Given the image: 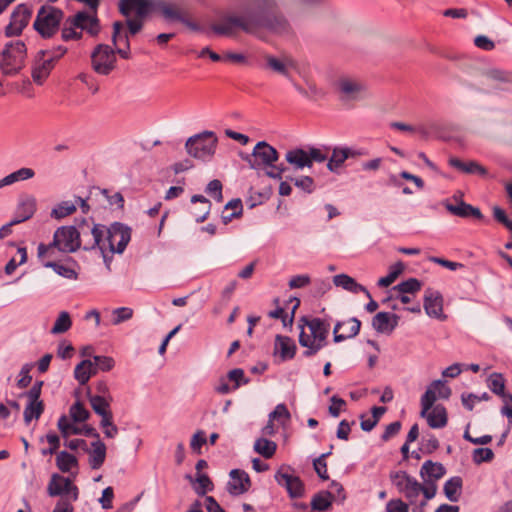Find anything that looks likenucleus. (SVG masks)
<instances>
[{"label": "nucleus", "instance_id": "nucleus-40", "mask_svg": "<svg viewBox=\"0 0 512 512\" xmlns=\"http://www.w3.org/2000/svg\"><path fill=\"white\" fill-rule=\"evenodd\" d=\"M277 449V444L266 438H259L254 443V450L264 458H271Z\"/></svg>", "mask_w": 512, "mask_h": 512}, {"label": "nucleus", "instance_id": "nucleus-38", "mask_svg": "<svg viewBox=\"0 0 512 512\" xmlns=\"http://www.w3.org/2000/svg\"><path fill=\"white\" fill-rule=\"evenodd\" d=\"M77 422H74L73 420L70 421L67 416L62 415L58 419V429L62 435L63 438L67 439L71 435H80L82 434L81 427H78L76 425Z\"/></svg>", "mask_w": 512, "mask_h": 512}, {"label": "nucleus", "instance_id": "nucleus-39", "mask_svg": "<svg viewBox=\"0 0 512 512\" xmlns=\"http://www.w3.org/2000/svg\"><path fill=\"white\" fill-rule=\"evenodd\" d=\"M186 478L191 483H195L194 490L199 496H204L208 491L213 490V483L206 474L197 473L195 480L190 475H187Z\"/></svg>", "mask_w": 512, "mask_h": 512}, {"label": "nucleus", "instance_id": "nucleus-62", "mask_svg": "<svg viewBox=\"0 0 512 512\" xmlns=\"http://www.w3.org/2000/svg\"><path fill=\"white\" fill-rule=\"evenodd\" d=\"M387 512H409V503L402 499H391L386 504Z\"/></svg>", "mask_w": 512, "mask_h": 512}, {"label": "nucleus", "instance_id": "nucleus-7", "mask_svg": "<svg viewBox=\"0 0 512 512\" xmlns=\"http://www.w3.org/2000/svg\"><path fill=\"white\" fill-rule=\"evenodd\" d=\"M334 88L339 100L345 104L364 101L369 97L367 84L355 76L340 75L334 82Z\"/></svg>", "mask_w": 512, "mask_h": 512}, {"label": "nucleus", "instance_id": "nucleus-25", "mask_svg": "<svg viewBox=\"0 0 512 512\" xmlns=\"http://www.w3.org/2000/svg\"><path fill=\"white\" fill-rule=\"evenodd\" d=\"M441 294L431 288L426 289L424 295V309L426 313L435 318L442 317L443 303Z\"/></svg>", "mask_w": 512, "mask_h": 512}, {"label": "nucleus", "instance_id": "nucleus-28", "mask_svg": "<svg viewBox=\"0 0 512 512\" xmlns=\"http://www.w3.org/2000/svg\"><path fill=\"white\" fill-rule=\"evenodd\" d=\"M399 317L389 312H379L372 319V326L381 333L391 332L397 325Z\"/></svg>", "mask_w": 512, "mask_h": 512}, {"label": "nucleus", "instance_id": "nucleus-59", "mask_svg": "<svg viewBox=\"0 0 512 512\" xmlns=\"http://www.w3.org/2000/svg\"><path fill=\"white\" fill-rule=\"evenodd\" d=\"M100 426L107 438H114L119 432L118 427L113 423V415L111 417L101 419Z\"/></svg>", "mask_w": 512, "mask_h": 512}, {"label": "nucleus", "instance_id": "nucleus-41", "mask_svg": "<svg viewBox=\"0 0 512 512\" xmlns=\"http://www.w3.org/2000/svg\"><path fill=\"white\" fill-rule=\"evenodd\" d=\"M76 211V204L72 201H62L57 204L50 213V216L54 219L60 220L65 218Z\"/></svg>", "mask_w": 512, "mask_h": 512}, {"label": "nucleus", "instance_id": "nucleus-54", "mask_svg": "<svg viewBox=\"0 0 512 512\" xmlns=\"http://www.w3.org/2000/svg\"><path fill=\"white\" fill-rule=\"evenodd\" d=\"M494 458V453L490 448H476L473 450L472 459L476 464L490 462Z\"/></svg>", "mask_w": 512, "mask_h": 512}, {"label": "nucleus", "instance_id": "nucleus-10", "mask_svg": "<svg viewBox=\"0 0 512 512\" xmlns=\"http://www.w3.org/2000/svg\"><path fill=\"white\" fill-rule=\"evenodd\" d=\"M59 49L61 52L58 55L54 51L47 50H39L35 54L31 68V76L34 83L42 85L50 75L56 61L67 52V49L63 46H60Z\"/></svg>", "mask_w": 512, "mask_h": 512}, {"label": "nucleus", "instance_id": "nucleus-37", "mask_svg": "<svg viewBox=\"0 0 512 512\" xmlns=\"http://www.w3.org/2000/svg\"><path fill=\"white\" fill-rule=\"evenodd\" d=\"M462 488V479L458 476L448 479L443 487V491L448 500L456 502L460 496Z\"/></svg>", "mask_w": 512, "mask_h": 512}, {"label": "nucleus", "instance_id": "nucleus-1", "mask_svg": "<svg viewBox=\"0 0 512 512\" xmlns=\"http://www.w3.org/2000/svg\"><path fill=\"white\" fill-rule=\"evenodd\" d=\"M209 29L218 36L235 37L239 31L251 35H258L262 31L286 33L290 25L280 11L277 0H252L239 11L220 13Z\"/></svg>", "mask_w": 512, "mask_h": 512}, {"label": "nucleus", "instance_id": "nucleus-4", "mask_svg": "<svg viewBox=\"0 0 512 512\" xmlns=\"http://www.w3.org/2000/svg\"><path fill=\"white\" fill-rule=\"evenodd\" d=\"M299 343L301 346L314 350L322 349L329 336L330 327L320 318L302 317L299 320Z\"/></svg>", "mask_w": 512, "mask_h": 512}, {"label": "nucleus", "instance_id": "nucleus-34", "mask_svg": "<svg viewBox=\"0 0 512 512\" xmlns=\"http://www.w3.org/2000/svg\"><path fill=\"white\" fill-rule=\"evenodd\" d=\"M154 10L161 12L166 20L181 21L183 13L173 4H169L163 0H154Z\"/></svg>", "mask_w": 512, "mask_h": 512}, {"label": "nucleus", "instance_id": "nucleus-21", "mask_svg": "<svg viewBox=\"0 0 512 512\" xmlns=\"http://www.w3.org/2000/svg\"><path fill=\"white\" fill-rule=\"evenodd\" d=\"M361 327V322L357 318H349L345 321L337 322L333 329L334 341L341 342L355 337Z\"/></svg>", "mask_w": 512, "mask_h": 512}, {"label": "nucleus", "instance_id": "nucleus-16", "mask_svg": "<svg viewBox=\"0 0 512 512\" xmlns=\"http://www.w3.org/2000/svg\"><path fill=\"white\" fill-rule=\"evenodd\" d=\"M47 493L51 497L61 496V498H70L72 501H76L78 499L79 490L77 486L72 484L69 478L54 473L51 475L48 483Z\"/></svg>", "mask_w": 512, "mask_h": 512}, {"label": "nucleus", "instance_id": "nucleus-63", "mask_svg": "<svg viewBox=\"0 0 512 512\" xmlns=\"http://www.w3.org/2000/svg\"><path fill=\"white\" fill-rule=\"evenodd\" d=\"M206 192L218 202H221L223 199L222 183L217 179H214L208 183Z\"/></svg>", "mask_w": 512, "mask_h": 512}, {"label": "nucleus", "instance_id": "nucleus-13", "mask_svg": "<svg viewBox=\"0 0 512 512\" xmlns=\"http://www.w3.org/2000/svg\"><path fill=\"white\" fill-rule=\"evenodd\" d=\"M115 50L107 44H98L91 53V66L95 73L107 76L116 68Z\"/></svg>", "mask_w": 512, "mask_h": 512}, {"label": "nucleus", "instance_id": "nucleus-33", "mask_svg": "<svg viewBox=\"0 0 512 512\" xmlns=\"http://www.w3.org/2000/svg\"><path fill=\"white\" fill-rule=\"evenodd\" d=\"M34 176L35 171L32 168L22 167L0 179V189L6 186H11L20 181L29 180Z\"/></svg>", "mask_w": 512, "mask_h": 512}, {"label": "nucleus", "instance_id": "nucleus-58", "mask_svg": "<svg viewBox=\"0 0 512 512\" xmlns=\"http://www.w3.org/2000/svg\"><path fill=\"white\" fill-rule=\"evenodd\" d=\"M490 396L488 393H483L482 395L478 396L476 394L470 393V394H462L461 400L462 404L465 408L468 410H472L474 407V404L476 402H480L482 400H489Z\"/></svg>", "mask_w": 512, "mask_h": 512}, {"label": "nucleus", "instance_id": "nucleus-51", "mask_svg": "<svg viewBox=\"0 0 512 512\" xmlns=\"http://www.w3.org/2000/svg\"><path fill=\"white\" fill-rule=\"evenodd\" d=\"M490 390L498 396L505 392V382L501 374L493 373L488 380Z\"/></svg>", "mask_w": 512, "mask_h": 512}, {"label": "nucleus", "instance_id": "nucleus-55", "mask_svg": "<svg viewBox=\"0 0 512 512\" xmlns=\"http://www.w3.org/2000/svg\"><path fill=\"white\" fill-rule=\"evenodd\" d=\"M294 185L306 193H312L315 190L314 180L310 176H300L297 178H290Z\"/></svg>", "mask_w": 512, "mask_h": 512}, {"label": "nucleus", "instance_id": "nucleus-49", "mask_svg": "<svg viewBox=\"0 0 512 512\" xmlns=\"http://www.w3.org/2000/svg\"><path fill=\"white\" fill-rule=\"evenodd\" d=\"M270 420H276L281 425L285 426L290 420L291 414L284 404H278L275 409L269 414Z\"/></svg>", "mask_w": 512, "mask_h": 512}, {"label": "nucleus", "instance_id": "nucleus-46", "mask_svg": "<svg viewBox=\"0 0 512 512\" xmlns=\"http://www.w3.org/2000/svg\"><path fill=\"white\" fill-rule=\"evenodd\" d=\"M296 344L288 336L277 335L274 340V352H295Z\"/></svg>", "mask_w": 512, "mask_h": 512}, {"label": "nucleus", "instance_id": "nucleus-35", "mask_svg": "<svg viewBox=\"0 0 512 512\" xmlns=\"http://www.w3.org/2000/svg\"><path fill=\"white\" fill-rule=\"evenodd\" d=\"M56 466L63 473H70L73 469H78V459L66 451H61L56 456Z\"/></svg>", "mask_w": 512, "mask_h": 512}, {"label": "nucleus", "instance_id": "nucleus-32", "mask_svg": "<svg viewBox=\"0 0 512 512\" xmlns=\"http://www.w3.org/2000/svg\"><path fill=\"white\" fill-rule=\"evenodd\" d=\"M111 395L108 398L104 395H90L89 402L94 412L101 416V419L111 417L113 414L110 410Z\"/></svg>", "mask_w": 512, "mask_h": 512}, {"label": "nucleus", "instance_id": "nucleus-57", "mask_svg": "<svg viewBox=\"0 0 512 512\" xmlns=\"http://www.w3.org/2000/svg\"><path fill=\"white\" fill-rule=\"evenodd\" d=\"M90 18L91 15L84 11H81L76 13L74 16L68 17L67 19L68 23L74 25L75 27H78L80 31H83L87 27Z\"/></svg>", "mask_w": 512, "mask_h": 512}, {"label": "nucleus", "instance_id": "nucleus-19", "mask_svg": "<svg viewBox=\"0 0 512 512\" xmlns=\"http://www.w3.org/2000/svg\"><path fill=\"white\" fill-rule=\"evenodd\" d=\"M451 389L441 380L433 381L421 397L422 414L430 410L437 399H448Z\"/></svg>", "mask_w": 512, "mask_h": 512}, {"label": "nucleus", "instance_id": "nucleus-5", "mask_svg": "<svg viewBox=\"0 0 512 512\" xmlns=\"http://www.w3.org/2000/svg\"><path fill=\"white\" fill-rule=\"evenodd\" d=\"M130 240L131 228L127 225L120 222H114L109 228L105 227V235L100 246V251L108 269L110 268V262L112 259L108 254H122Z\"/></svg>", "mask_w": 512, "mask_h": 512}, {"label": "nucleus", "instance_id": "nucleus-29", "mask_svg": "<svg viewBox=\"0 0 512 512\" xmlns=\"http://www.w3.org/2000/svg\"><path fill=\"white\" fill-rule=\"evenodd\" d=\"M421 417L426 418L428 425L431 428H443L447 424V412L444 406L442 405H433V407L426 412V414H422L420 412Z\"/></svg>", "mask_w": 512, "mask_h": 512}, {"label": "nucleus", "instance_id": "nucleus-45", "mask_svg": "<svg viewBox=\"0 0 512 512\" xmlns=\"http://www.w3.org/2000/svg\"><path fill=\"white\" fill-rule=\"evenodd\" d=\"M404 270V264L402 262H397L394 265L390 267V271L387 276L381 277L378 280V285L380 287H388L390 286L397 278L398 276L403 272Z\"/></svg>", "mask_w": 512, "mask_h": 512}, {"label": "nucleus", "instance_id": "nucleus-9", "mask_svg": "<svg viewBox=\"0 0 512 512\" xmlns=\"http://www.w3.org/2000/svg\"><path fill=\"white\" fill-rule=\"evenodd\" d=\"M114 365L115 361L112 357L105 354H93V357L81 361L75 367L74 375L77 381L84 385L98 371H109Z\"/></svg>", "mask_w": 512, "mask_h": 512}, {"label": "nucleus", "instance_id": "nucleus-8", "mask_svg": "<svg viewBox=\"0 0 512 512\" xmlns=\"http://www.w3.org/2000/svg\"><path fill=\"white\" fill-rule=\"evenodd\" d=\"M217 137L212 131H204L196 134L186 141L187 153L196 159L208 161L215 153Z\"/></svg>", "mask_w": 512, "mask_h": 512}, {"label": "nucleus", "instance_id": "nucleus-12", "mask_svg": "<svg viewBox=\"0 0 512 512\" xmlns=\"http://www.w3.org/2000/svg\"><path fill=\"white\" fill-rule=\"evenodd\" d=\"M63 12L53 6H42L33 23L34 29L43 37H52L59 29Z\"/></svg>", "mask_w": 512, "mask_h": 512}, {"label": "nucleus", "instance_id": "nucleus-11", "mask_svg": "<svg viewBox=\"0 0 512 512\" xmlns=\"http://www.w3.org/2000/svg\"><path fill=\"white\" fill-rule=\"evenodd\" d=\"M326 159V155L315 147H309L308 149L296 147L285 153L286 162L296 171L312 168L315 162L322 163Z\"/></svg>", "mask_w": 512, "mask_h": 512}, {"label": "nucleus", "instance_id": "nucleus-48", "mask_svg": "<svg viewBox=\"0 0 512 512\" xmlns=\"http://www.w3.org/2000/svg\"><path fill=\"white\" fill-rule=\"evenodd\" d=\"M44 266L47 268H52L55 273H57L58 275H60L64 278H67V279H76L77 278V273L75 272V270H73L70 267L59 264L57 262L48 261V262L44 263Z\"/></svg>", "mask_w": 512, "mask_h": 512}, {"label": "nucleus", "instance_id": "nucleus-60", "mask_svg": "<svg viewBox=\"0 0 512 512\" xmlns=\"http://www.w3.org/2000/svg\"><path fill=\"white\" fill-rule=\"evenodd\" d=\"M329 454H330V452L324 453V454L320 455L318 458H316L313 461V466H314V469H315L316 473L323 480H327L328 479L327 464H326L325 458Z\"/></svg>", "mask_w": 512, "mask_h": 512}, {"label": "nucleus", "instance_id": "nucleus-36", "mask_svg": "<svg viewBox=\"0 0 512 512\" xmlns=\"http://www.w3.org/2000/svg\"><path fill=\"white\" fill-rule=\"evenodd\" d=\"M71 327H72L71 315L67 311H61L58 314V316L50 330V333L53 335L64 334L68 330H70Z\"/></svg>", "mask_w": 512, "mask_h": 512}, {"label": "nucleus", "instance_id": "nucleus-30", "mask_svg": "<svg viewBox=\"0 0 512 512\" xmlns=\"http://www.w3.org/2000/svg\"><path fill=\"white\" fill-rule=\"evenodd\" d=\"M333 283L337 287H342L352 293L363 292L367 298H371L370 292L361 284H358L352 277L347 274H338L333 277Z\"/></svg>", "mask_w": 512, "mask_h": 512}, {"label": "nucleus", "instance_id": "nucleus-53", "mask_svg": "<svg viewBox=\"0 0 512 512\" xmlns=\"http://www.w3.org/2000/svg\"><path fill=\"white\" fill-rule=\"evenodd\" d=\"M112 324L119 325L122 322L128 321L133 316V310L129 307L116 308L112 312Z\"/></svg>", "mask_w": 512, "mask_h": 512}, {"label": "nucleus", "instance_id": "nucleus-47", "mask_svg": "<svg viewBox=\"0 0 512 512\" xmlns=\"http://www.w3.org/2000/svg\"><path fill=\"white\" fill-rule=\"evenodd\" d=\"M290 467L282 466L275 474V481L288 492L294 478V474L289 472Z\"/></svg>", "mask_w": 512, "mask_h": 512}, {"label": "nucleus", "instance_id": "nucleus-23", "mask_svg": "<svg viewBox=\"0 0 512 512\" xmlns=\"http://www.w3.org/2000/svg\"><path fill=\"white\" fill-rule=\"evenodd\" d=\"M119 10L124 16H129L135 11L137 16L145 17L150 10H154V0H121Z\"/></svg>", "mask_w": 512, "mask_h": 512}, {"label": "nucleus", "instance_id": "nucleus-27", "mask_svg": "<svg viewBox=\"0 0 512 512\" xmlns=\"http://www.w3.org/2000/svg\"><path fill=\"white\" fill-rule=\"evenodd\" d=\"M106 445L101 440H95L91 446H87L85 452L89 455V465L92 469H99L106 459Z\"/></svg>", "mask_w": 512, "mask_h": 512}, {"label": "nucleus", "instance_id": "nucleus-61", "mask_svg": "<svg viewBox=\"0 0 512 512\" xmlns=\"http://www.w3.org/2000/svg\"><path fill=\"white\" fill-rule=\"evenodd\" d=\"M304 492L305 488L302 480L298 476L294 475L293 481L288 490L289 497L292 499L300 498L304 495Z\"/></svg>", "mask_w": 512, "mask_h": 512}, {"label": "nucleus", "instance_id": "nucleus-2", "mask_svg": "<svg viewBox=\"0 0 512 512\" xmlns=\"http://www.w3.org/2000/svg\"><path fill=\"white\" fill-rule=\"evenodd\" d=\"M241 158L248 163L251 169L267 168L266 176L276 180H281L282 175L288 169L284 164H275L279 159V153L265 141L258 142L251 154H242Z\"/></svg>", "mask_w": 512, "mask_h": 512}, {"label": "nucleus", "instance_id": "nucleus-17", "mask_svg": "<svg viewBox=\"0 0 512 512\" xmlns=\"http://www.w3.org/2000/svg\"><path fill=\"white\" fill-rule=\"evenodd\" d=\"M265 68L285 77L287 80L292 81L293 70L298 68L295 59L288 55L274 56L271 54L264 55Z\"/></svg>", "mask_w": 512, "mask_h": 512}, {"label": "nucleus", "instance_id": "nucleus-52", "mask_svg": "<svg viewBox=\"0 0 512 512\" xmlns=\"http://www.w3.org/2000/svg\"><path fill=\"white\" fill-rule=\"evenodd\" d=\"M191 202L192 203L200 202L203 204V213L195 214V219H196V222H198V223L205 221L210 213V209H211L210 201L202 195H193L191 197Z\"/></svg>", "mask_w": 512, "mask_h": 512}, {"label": "nucleus", "instance_id": "nucleus-56", "mask_svg": "<svg viewBox=\"0 0 512 512\" xmlns=\"http://www.w3.org/2000/svg\"><path fill=\"white\" fill-rule=\"evenodd\" d=\"M78 27L68 23V19L65 20L62 28V39L64 41L77 40L82 37V31H77Z\"/></svg>", "mask_w": 512, "mask_h": 512}, {"label": "nucleus", "instance_id": "nucleus-24", "mask_svg": "<svg viewBox=\"0 0 512 512\" xmlns=\"http://www.w3.org/2000/svg\"><path fill=\"white\" fill-rule=\"evenodd\" d=\"M453 198L457 204H452L449 201L444 202V207L451 214L461 218L473 217L479 220L483 218L481 211L477 207L465 203L464 201L458 199L457 196H454Z\"/></svg>", "mask_w": 512, "mask_h": 512}, {"label": "nucleus", "instance_id": "nucleus-18", "mask_svg": "<svg viewBox=\"0 0 512 512\" xmlns=\"http://www.w3.org/2000/svg\"><path fill=\"white\" fill-rule=\"evenodd\" d=\"M32 16V9L26 4H19L13 10L10 22L5 27V36H19L28 25Z\"/></svg>", "mask_w": 512, "mask_h": 512}, {"label": "nucleus", "instance_id": "nucleus-42", "mask_svg": "<svg viewBox=\"0 0 512 512\" xmlns=\"http://www.w3.org/2000/svg\"><path fill=\"white\" fill-rule=\"evenodd\" d=\"M422 287V283L416 278H409L406 281H402L392 288L394 292L399 294H415Z\"/></svg>", "mask_w": 512, "mask_h": 512}, {"label": "nucleus", "instance_id": "nucleus-15", "mask_svg": "<svg viewBox=\"0 0 512 512\" xmlns=\"http://www.w3.org/2000/svg\"><path fill=\"white\" fill-rule=\"evenodd\" d=\"M77 228L74 226L59 227L53 235L52 245L60 252L72 253L80 248Z\"/></svg>", "mask_w": 512, "mask_h": 512}, {"label": "nucleus", "instance_id": "nucleus-3", "mask_svg": "<svg viewBox=\"0 0 512 512\" xmlns=\"http://www.w3.org/2000/svg\"><path fill=\"white\" fill-rule=\"evenodd\" d=\"M390 480L398 493L401 494L409 504H415L417 500H420L421 495L422 498L426 500H431L435 497L434 487L419 482L406 471L399 470L391 472Z\"/></svg>", "mask_w": 512, "mask_h": 512}, {"label": "nucleus", "instance_id": "nucleus-26", "mask_svg": "<svg viewBox=\"0 0 512 512\" xmlns=\"http://www.w3.org/2000/svg\"><path fill=\"white\" fill-rule=\"evenodd\" d=\"M230 481L227 489L232 495H240L245 493L250 487V479L244 471L234 469L230 472Z\"/></svg>", "mask_w": 512, "mask_h": 512}, {"label": "nucleus", "instance_id": "nucleus-43", "mask_svg": "<svg viewBox=\"0 0 512 512\" xmlns=\"http://www.w3.org/2000/svg\"><path fill=\"white\" fill-rule=\"evenodd\" d=\"M44 410V405L41 400H28V404L24 410V421L28 424L32 419H38Z\"/></svg>", "mask_w": 512, "mask_h": 512}, {"label": "nucleus", "instance_id": "nucleus-64", "mask_svg": "<svg viewBox=\"0 0 512 512\" xmlns=\"http://www.w3.org/2000/svg\"><path fill=\"white\" fill-rule=\"evenodd\" d=\"M207 442L205 432L202 430L197 431L193 434L190 442V447L193 451L199 453L201 447Z\"/></svg>", "mask_w": 512, "mask_h": 512}, {"label": "nucleus", "instance_id": "nucleus-20", "mask_svg": "<svg viewBox=\"0 0 512 512\" xmlns=\"http://www.w3.org/2000/svg\"><path fill=\"white\" fill-rule=\"evenodd\" d=\"M445 474L446 468L441 463L432 460L425 461L419 471L422 482L427 486L434 487V496H436L438 490L437 481Z\"/></svg>", "mask_w": 512, "mask_h": 512}, {"label": "nucleus", "instance_id": "nucleus-14", "mask_svg": "<svg viewBox=\"0 0 512 512\" xmlns=\"http://www.w3.org/2000/svg\"><path fill=\"white\" fill-rule=\"evenodd\" d=\"M80 246L85 250H92L96 247L100 249L103 237L105 235V226L99 224L90 225L86 219H83L77 229Z\"/></svg>", "mask_w": 512, "mask_h": 512}, {"label": "nucleus", "instance_id": "nucleus-50", "mask_svg": "<svg viewBox=\"0 0 512 512\" xmlns=\"http://www.w3.org/2000/svg\"><path fill=\"white\" fill-rule=\"evenodd\" d=\"M69 414L74 422H84L90 416L89 411L80 402H76L70 407Z\"/></svg>", "mask_w": 512, "mask_h": 512}, {"label": "nucleus", "instance_id": "nucleus-6", "mask_svg": "<svg viewBox=\"0 0 512 512\" xmlns=\"http://www.w3.org/2000/svg\"><path fill=\"white\" fill-rule=\"evenodd\" d=\"M27 47L21 40L5 44L1 52L0 71L6 77L18 75L26 65Z\"/></svg>", "mask_w": 512, "mask_h": 512}, {"label": "nucleus", "instance_id": "nucleus-44", "mask_svg": "<svg viewBox=\"0 0 512 512\" xmlns=\"http://www.w3.org/2000/svg\"><path fill=\"white\" fill-rule=\"evenodd\" d=\"M347 160V154L345 151V147H335L332 151V155L327 163V168L335 172L338 168H340L343 163Z\"/></svg>", "mask_w": 512, "mask_h": 512}, {"label": "nucleus", "instance_id": "nucleus-31", "mask_svg": "<svg viewBox=\"0 0 512 512\" xmlns=\"http://www.w3.org/2000/svg\"><path fill=\"white\" fill-rule=\"evenodd\" d=\"M36 211V199L33 196H25L22 198L16 208V217L19 223L30 219Z\"/></svg>", "mask_w": 512, "mask_h": 512}, {"label": "nucleus", "instance_id": "nucleus-22", "mask_svg": "<svg viewBox=\"0 0 512 512\" xmlns=\"http://www.w3.org/2000/svg\"><path fill=\"white\" fill-rule=\"evenodd\" d=\"M332 491H322L314 495L311 501V507L315 511H325L329 509L335 500V493L341 494L343 487L339 483L333 481L331 483Z\"/></svg>", "mask_w": 512, "mask_h": 512}]
</instances>
